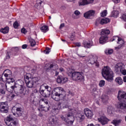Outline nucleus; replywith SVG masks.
Instances as JSON below:
<instances>
[{
	"mask_svg": "<svg viewBox=\"0 0 126 126\" xmlns=\"http://www.w3.org/2000/svg\"><path fill=\"white\" fill-rule=\"evenodd\" d=\"M11 89L14 90L15 93L23 98L25 96V91L26 90V87L24 86V82L21 80H18L15 82L14 86L11 87Z\"/></svg>",
	"mask_w": 126,
	"mask_h": 126,
	"instance_id": "1",
	"label": "nucleus"
},
{
	"mask_svg": "<svg viewBox=\"0 0 126 126\" xmlns=\"http://www.w3.org/2000/svg\"><path fill=\"white\" fill-rule=\"evenodd\" d=\"M101 74L103 77L106 79L107 81H113L114 73L109 66H106L102 68L101 71Z\"/></svg>",
	"mask_w": 126,
	"mask_h": 126,
	"instance_id": "2",
	"label": "nucleus"
},
{
	"mask_svg": "<svg viewBox=\"0 0 126 126\" xmlns=\"http://www.w3.org/2000/svg\"><path fill=\"white\" fill-rule=\"evenodd\" d=\"M67 73L68 75L71 74L73 80H77V81H83L84 80V76L79 72H74L72 73L71 69H70L67 72Z\"/></svg>",
	"mask_w": 126,
	"mask_h": 126,
	"instance_id": "3",
	"label": "nucleus"
},
{
	"mask_svg": "<svg viewBox=\"0 0 126 126\" xmlns=\"http://www.w3.org/2000/svg\"><path fill=\"white\" fill-rule=\"evenodd\" d=\"M111 33L110 30L107 29L102 30L101 32V36L99 38L100 44H105L108 41V35Z\"/></svg>",
	"mask_w": 126,
	"mask_h": 126,
	"instance_id": "4",
	"label": "nucleus"
},
{
	"mask_svg": "<svg viewBox=\"0 0 126 126\" xmlns=\"http://www.w3.org/2000/svg\"><path fill=\"white\" fill-rule=\"evenodd\" d=\"M39 93L44 97L50 96L51 95V90H49V86H45V85L40 86Z\"/></svg>",
	"mask_w": 126,
	"mask_h": 126,
	"instance_id": "5",
	"label": "nucleus"
},
{
	"mask_svg": "<svg viewBox=\"0 0 126 126\" xmlns=\"http://www.w3.org/2000/svg\"><path fill=\"white\" fill-rule=\"evenodd\" d=\"M114 70L116 72H121L123 75H126V70L125 69V65L122 63H118L115 65Z\"/></svg>",
	"mask_w": 126,
	"mask_h": 126,
	"instance_id": "6",
	"label": "nucleus"
},
{
	"mask_svg": "<svg viewBox=\"0 0 126 126\" xmlns=\"http://www.w3.org/2000/svg\"><path fill=\"white\" fill-rule=\"evenodd\" d=\"M38 81L39 79L37 77H34L26 80V84L29 88H32L35 84H37Z\"/></svg>",
	"mask_w": 126,
	"mask_h": 126,
	"instance_id": "7",
	"label": "nucleus"
},
{
	"mask_svg": "<svg viewBox=\"0 0 126 126\" xmlns=\"http://www.w3.org/2000/svg\"><path fill=\"white\" fill-rule=\"evenodd\" d=\"M4 122L8 126H17V123L15 121L14 119L9 115L4 120Z\"/></svg>",
	"mask_w": 126,
	"mask_h": 126,
	"instance_id": "8",
	"label": "nucleus"
},
{
	"mask_svg": "<svg viewBox=\"0 0 126 126\" xmlns=\"http://www.w3.org/2000/svg\"><path fill=\"white\" fill-rule=\"evenodd\" d=\"M118 98L119 101H123V102L126 103V93L119 91L118 94Z\"/></svg>",
	"mask_w": 126,
	"mask_h": 126,
	"instance_id": "9",
	"label": "nucleus"
},
{
	"mask_svg": "<svg viewBox=\"0 0 126 126\" xmlns=\"http://www.w3.org/2000/svg\"><path fill=\"white\" fill-rule=\"evenodd\" d=\"M65 117L67 120H68V121L67 122V124L70 125H72L74 122V116L72 115V113L70 112H69L65 115Z\"/></svg>",
	"mask_w": 126,
	"mask_h": 126,
	"instance_id": "10",
	"label": "nucleus"
},
{
	"mask_svg": "<svg viewBox=\"0 0 126 126\" xmlns=\"http://www.w3.org/2000/svg\"><path fill=\"white\" fill-rule=\"evenodd\" d=\"M53 93H54L55 95H58L63 97V94H64V90H63V88L57 87L55 89Z\"/></svg>",
	"mask_w": 126,
	"mask_h": 126,
	"instance_id": "11",
	"label": "nucleus"
},
{
	"mask_svg": "<svg viewBox=\"0 0 126 126\" xmlns=\"http://www.w3.org/2000/svg\"><path fill=\"white\" fill-rule=\"evenodd\" d=\"M0 111L2 113H7L8 112V105L5 102H2L0 105Z\"/></svg>",
	"mask_w": 126,
	"mask_h": 126,
	"instance_id": "12",
	"label": "nucleus"
},
{
	"mask_svg": "<svg viewBox=\"0 0 126 126\" xmlns=\"http://www.w3.org/2000/svg\"><path fill=\"white\" fill-rule=\"evenodd\" d=\"M12 112L13 113V115L14 116H16V117H20L21 116V113H17L18 112H21V108H16V107H13L12 109Z\"/></svg>",
	"mask_w": 126,
	"mask_h": 126,
	"instance_id": "13",
	"label": "nucleus"
},
{
	"mask_svg": "<svg viewBox=\"0 0 126 126\" xmlns=\"http://www.w3.org/2000/svg\"><path fill=\"white\" fill-rule=\"evenodd\" d=\"M94 14H95V11L91 10L85 13L84 14V17H85V18H87L88 19H89L90 17L94 16Z\"/></svg>",
	"mask_w": 126,
	"mask_h": 126,
	"instance_id": "14",
	"label": "nucleus"
},
{
	"mask_svg": "<svg viewBox=\"0 0 126 126\" xmlns=\"http://www.w3.org/2000/svg\"><path fill=\"white\" fill-rule=\"evenodd\" d=\"M98 121L102 126L106 125V124H108V122H109V120L105 116L100 117V118L98 119Z\"/></svg>",
	"mask_w": 126,
	"mask_h": 126,
	"instance_id": "15",
	"label": "nucleus"
},
{
	"mask_svg": "<svg viewBox=\"0 0 126 126\" xmlns=\"http://www.w3.org/2000/svg\"><path fill=\"white\" fill-rule=\"evenodd\" d=\"M84 112L86 117L90 119L93 117V112L88 108H86L84 110Z\"/></svg>",
	"mask_w": 126,
	"mask_h": 126,
	"instance_id": "16",
	"label": "nucleus"
},
{
	"mask_svg": "<svg viewBox=\"0 0 126 126\" xmlns=\"http://www.w3.org/2000/svg\"><path fill=\"white\" fill-rule=\"evenodd\" d=\"M117 44H119V45L117 47H115V50H120L125 46V41L123 40V39L120 38L118 41H117Z\"/></svg>",
	"mask_w": 126,
	"mask_h": 126,
	"instance_id": "17",
	"label": "nucleus"
},
{
	"mask_svg": "<svg viewBox=\"0 0 126 126\" xmlns=\"http://www.w3.org/2000/svg\"><path fill=\"white\" fill-rule=\"evenodd\" d=\"M94 0H80L79 1V5H86V4H89L90 3H93Z\"/></svg>",
	"mask_w": 126,
	"mask_h": 126,
	"instance_id": "18",
	"label": "nucleus"
},
{
	"mask_svg": "<svg viewBox=\"0 0 126 126\" xmlns=\"http://www.w3.org/2000/svg\"><path fill=\"white\" fill-rule=\"evenodd\" d=\"M117 108L121 110H126V103L124 102H119L117 105Z\"/></svg>",
	"mask_w": 126,
	"mask_h": 126,
	"instance_id": "19",
	"label": "nucleus"
},
{
	"mask_svg": "<svg viewBox=\"0 0 126 126\" xmlns=\"http://www.w3.org/2000/svg\"><path fill=\"white\" fill-rule=\"evenodd\" d=\"M3 75L5 77H8V76H10L11 75V71L8 69L5 70L1 76L2 78L3 77Z\"/></svg>",
	"mask_w": 126,
	"mask_h": 126,
	"instance_id": "20",
	"label": "nucleus"
},
{
	"mask_svg": "<svg viewBox=\"0 0 126 126\" xmlns=\"http://www.w3.org/2000/svg\"><path fill=\"white\" fill-rule=\"evenodd\" d=\"M99 22L101 24V25L107 24V23H109V22H110V19L109 18H104L101 19Z\"/></svg>",
	"mask_w": 126,
	"mask_h": 126,
	"instance_id": "21",
	"label": "nucleus"
},
{
	"mask_svg": "<svg viewBox=\"0 0 126 126\" xmlns=\"http://www.w3.org/2000/svg\"><path fill=\"white\" fill-rule=\"evenodd\" d=\"M52 98L53 99V100H55V101H59L60 100H61L62 96L59 95L55 94V93H53L52 94Z\"/></svg>",
	"mask_w": 126,
	"mask_h": 126,
	"instance_id": "22",
	"label": "nucleus"
},
{
	"mask_svg": "<svg viewBox=\"0 0 126 126\" xmlns=\"http://www.w3.org/2000/svg\"><path fill=\"white\" fill-rule=\"evenodd\" d=\"M115 81L116 83L119 84V85H122L124 83V80L121 77H118L115 79Z\"/></svg>",
	"mask_w": 126,
	"mask_h": 126,
	"instance_id": "23",
	"label": "nucleus"
},
{
	"mask_svg": "<svg viewBox=\"0 0 126 126\" xmlns=\"http://www.w3.org/2000/svg\"><path fill=\"white\" fill-rule=\"evenodd\" d=\"M9 31V28L8 27H6L4 28H2L0 30V32L1 33H3V34H6L7 33H8Z\"/></svg>",
	"mask_w": 126,
	"mask_h": 126,
	"instance_id": "24",
	"label": "nucleus"
},
{
	"mask_svg": "<svg viewBox=\"0 0 126 126\" xmlns=\"http://www.w3.org/2000/svg\"><path fill=\"white\" fill-rule=\"evenodd\" d=\"M83 44L85 48H90V47H91L92 45L91 43V42H90V41H84L83 42Z\"/></svg>",
	"mask_w": 126,
	"mask_h": 126,
	"instance_id": "25",
	"label": "nucleus"
},
{
	"mask_svg": "<svg viewBox=\"0 0 126 126\" xmlns=\"http://www.w3.org/2000/svg\"><path fill=\"white\" fill-rule=\"evenodd\" d=\"M121 123H122V120H114L112 121V124L114 125V126H120V125H121Z\"/></svg>",
	"mask_w": 126,
	"mask_h": 126,
	"instance_id": "26",
	"label": "nucleus"
},
{
	"mask_svg": "<svg viewBox=\"0 0 126 126\" xmlns=\"http://www.w3.org/2000/svg\"><path fill=\"white\" fill-rule=\"evenodd\" d=\"M101 100L103 103H107V102H108V100H109V97L107 95L103 94L102 96Z\"/></svg>",
	"mask_w": 126,
	"mask_h": 126,
	"instance_id": "27",
	"label": "nucleus"
},
{
	"mask_svg": "<svg viewBox=\"0 0 126 126\" xmlns=\"http://www.w3.org/2000/svg\"><path fill=\"white\" fill-rule=\"evenodd\" d=\"M120 14V12L118 11H113L111 13V16L112 17H115L117 18V17H119V15Z\"/></svg>",
	"mask_w": 126,
	"mask_h": 126,
	"instance_id": "28",
	"label": "nucleus"
},
{
	"mask_svg": "<svg viewBox=\"0 0 126 126\" xmlns=\"http://www.w3.org/2000/svg\"><path fill=\"white\" fill-rule=\"evenodd\" d=\"M48 67L47 68H45L46 70H50V69H52V68H53V70H56V68L55 67H56V66L54 65V64H48Z\"/></svg>",
	"mask_w": 126,
	"mask_h": 126,
	"instance_id": "29",
	"label": "nucleus"
},
{
	"mask_svg": "<svg viewBox=\"0 0 126 126\" xmlns=\"http://www.w3.org/2000/svg\"><path fill=\"white\" fill-rule=\"evenodd\" d=\"M40 30L42 31V32H44V33H46V32H47V31L49 30V29L48 28L47 26L44 25L43 26L40 28Z\"/></svg>",
	"mask_w": 126,
	"mask_h": 126,
	"instance_id": "30",
	"label": "nucleus"
},
{
	"mask_svg": "<svg viewBox=\"0 0 126 126\" xmlns=\"http://www.w3.org/2000/svg\"><path fill=\"white\" fill-rule=\"evenodd\" d=\"M90 62L91 64H94L97 62V58L96 57H92V58L90 59Z\"/></svg>",
	"mask_w": 126,
	"mask_h": 126,
	"instance_id": "31",
	"label": "nucleus"
},
{
	"mask_svg": "<svg viewBox=\"0 0 126 126\" xmlns=\"http://www.w3.org/2000/svg\"><path fill=\"white\" fill-rule=\"evenodd\" d=\"M107 114L108 115H112L113 114V107L108 106L107 108Z\"/></svg>",
	"mask_w": 126,
	"mask_h": 126,
	"instance_id": "32",
	"label": "nucleus"
},
{
	"mask_svg": "<svg viewBox=\"0 0 126 126\" xmlns=\"http://www.w3.org/2000/svg\"><path fill=\"white\" fill-rule=\"evenodd\" d=\"M30 43L31 44V47H34L36 45V41L33 39H30Z\"/></svg>",
	"mask_w": 126,
	"mask_h": 126,
	"instance_id": "33",
	"label": "nucleus"
},
{
	"mask_svg": "<svg viewBox=\"0 0 126 126\" xmlns=\"http://www.w3.org/2000/svg\"><path fill=\"white\" fill-rule=\"evenodd\" d=\"M49 122L53 125V124H55L56 123V120L55 119V117L52 116L51 117H50L49 119Z\"/></svg>",
	"mask_w": 126,
	"mask_h": 126,
	"instance_id": "34",
	"label": "nucleus"
},
{
	"mask_svg": "<svg viewBox=\"0 0 126 126\" xmlns=\"http://www.w3.org/2000/svg\"><path fill=\"white\" fill-rule=\"evenodd\" d=\"M77 119L79 120V122H82L83 120L85 119V116H84V115H80L77 117Z\"/></svg>",
	"mask_w": 126,
	"mask_h": 126,
	"instance_id": "35",
	"label": "nucleus"
},
{
	"mask_svg": "<svg viewBox=\"0 0 126 126\" xmlns=\"http://www.w3.org/2000/svg\"><path fill=\"white\" fill-rule=\"evenodd\" d=\"M120 38L119 37V36H113V39L111 38L110 39V41L111 42H113V41H118L120 40Z\"/></svg>",
	"mask_w": 126,
	"mask_h": 126,
	"instance_id": "36",
	"label": "nucleus"
},
{
	"mask_svg": "<svg viewBox=\"0 0 126 126\" xmlns=\"http://www.w3.org/2000/svg\"><path fill=\"white\" fill-rule=\"evenodd\" d=\"M40 101L44 103V104H45V105H48L49 104V102L48 101V100L46 98H41L40 99Z\"/></svg>",
	"mask_w": 126,
	"mask_h": 126,
	"instance_id": "37",
	"label": "nucleus"
},
{
	"mask_svg": "<svg viewBox=\"0 0 126 126\" xmlns=\"http://www.w3.org/2000/svg\"><path fill=\"white\" fill-rule=\"evenodd\" d=\"M57 82L58 83H63V79L62 76H58Z\"/></svg>",
	"mask_w": 126,
	"mask_h": 126,
	"instance_id": "38",
	"label": "nucleus"
},
{
	"mask_svg": "<svg viewBox=\"0 0 126 126\" xmlns=\"http://www.w3.org/2000/svg\"><path fill=\"white\" fill-rule=\"evenodd\" d=\"M50 52H51V49L49 47L46 48V50H44L43 51L44 54H46V55H48L50 53Z\"/></svg>",
	"mask_w": 126,
	"mask_h": 126,
	"instance_id": "39",
	"label": "nucleus"
},
{
	"mask_svg": "<svg viewBox=\"0 0 126 126\" xmlns=\"http://www.w3.org/2000/svg\"><path fill=\"white\" fill-rule=\"evenodd\" d=\"M105 85V81L101 80L99 82V86L100 87H103Z\"/></svg>",
	"mask_w": 126,
	"mask_h": 126,
	"instance_id": "40",
	"label": "nucleus"
},
{
	"mask_svg": "<svg viewBox=\"0 0 126 126\" xmlns=\"http://www.w3.org/2000/svg\"><path fill=\"white\" fill-rule=\"evenodd\" d=\"M107 10H104L101 13V16H102V17H105V16L107 15Z\"/></svg>",
	"mask_w": 126,
	"mask_h": 126,
	"instance_id": "41",
	"label": "nucleus"
},
{
	"mask_svg": "<svg viewBox=\"0 0 126 126\" xmlns=\"http://www.w3.org/2000/svg\"><path fill=\"white\" fill-rule=\"evenodd\" d=\"M18 26H19V24H18V22H17V21H16L14 23L13 27L15 28H17Z\"/></svg>",
	"mask_w": 126,
	"mask_h": 126,
	"instance_id": "42",
	"label": "nucleus"
},
{
	"mask_svg": "<svg viewBox=\"0 0 126 126\" xmlns=\"http://www.w3.org/2000/svg\"><path fill=\"white\" fill-rule=\"evenodd\" d=\"M67 81V78L62 77V83H65Z\"/></svg>",
	"mask_w": 126,
	"mask_h": 126,
	"instance_id": "43",
	"label": "nucleus"
},
{
	"mask_svg": "<svg viewBox=\"0 0 126 126\" xmlns=\"http://www.w3.org/2000/svg\"><path fill=\"white\" fill-rule=\"evenodd\" d=\"M11 55V52H7L6 56V59H7V60L10 59Z\"/></svg>",
	"mask_w": 126,
	"mask_h": 126,
	"instance_id": "44",
	"label": "nucleus"
},
{
	"mask_svg": "<svg viewBox=\"0 0 126 126\" xmlns=\"http://www.w3.org/2000/svg\"><path fill=\"white\" fill-rule=\"evenodd\" d=\"M21 32L22 33H23V34H26V33H27V30L23 28L21 29Z\"/></svg>",
	"mask_w": 126,
	"mask_h": 126,
	"instance_id": "45",
	"label": "nucleus"
},
{
	"mask_svg": "<svg viewBox=\"0 0 126 126\" xmlns=\"http://www.w3.org/2000/svg\"><path fill=\"white\" fill-rule=\"evenodd\" d=\"M92 89L94 92L97 91V86L96 85L94 86V87H92Z\"/></svg>",
	"mask_w": 126,
	"mask_h": 126,
	"instance_id": "46",
	"label": "nucleus"
},
{
	"mask_svg": "<svg viewBox=\"0 0 126 126\" xmlns=\"http://www.w3.org/2000/svg\"><path fill=\"white\" fill-rule=\"evenodd\" d=\"M121 17L125 21H126V14H123Z\"/></svg>",
	"mask_w": 126,
	"mask_h": 126,
	"instance_id": "47",
	"label": "nucleus"
},
{
	"mask_svg": "<svg viewBox=\"0 0 126 126\" xmlns=\"http://www.w3.org/2000/svg\"><path fill=\"white\" fill-rule=\"evenodd\" d=\"M30 78H30L28 75L25 76V82H26V80H30Z\"/></svg>",
	"mask_w": 126,
	"mask_h": 126,
	"instance_id": "48",
	"label": "nucleus"
},
{
	"mask_svg": "<svg viewBox=\"0 0 126 126\" xmlns=\"http://www.w3.org/2000/svg\"><path fill=\"white\" fill-rule=\"evenodd\" d=\"M13 51H14L15 52H19V51H20L19 48H18V47L13 48Z\"/></svg>",
	"mask_w": 126,
	"mask_h": 126,
	"instance_id": "49",
	"label": "nucleus"
},
{
	"mask_svg": "<svg viewBox=\"0 0 126 126\" xmlns=\"http://www.w3.org/2000/svg\"><path fill=\"white\" fill-rule=\"evenodd\" d=\"M37 3L38 5H41L43 3V2L41 0H37Z\"/></svg>",
	"mask_w": 126,
	"mask_h": 126,
	"instance_id": "50",
	"label": "nucleus"
},
{
	"mask_svg": "<svg viewBox=\"0 0 126 126\" xmlns=\"http://www.w3.org/2000/svg\"><path fill=\"white\" fill-rule=\"evenodd\" d=\"M6 79H7V80L8 81H10V82H14V79H13L12 78H6Z\"/></svg>",
	"mask_w": 126,
	"mask_h": 126,
	"instance_id": "51",
	"label": "nucleus"
},
{
	"mask_svg": "<svg viewBox=\"0 0 126 126\" xmlns=\"http://www.w3.org/2000/svg\"><path fill=\"white\" fill-rule=\"evenodd\" d=\"M74 14H75V15H79V14H80V12H79V11L78 10H75L74 11Z\"/></svg>",
	"mask_w": 126,
	"mask_h": 126,
	"instance_id": "52",
	"label": "nucleus"
},
{
	"mask_svg": "<svg viewBox=\"0 0 126 126\" xmlns=\"http://www.w3.org/2000/svg\"><path fill=\"white\" fill-rule=\"evenodd\" d=\"M77 55L79 58H85V55L84 54H78Z\"/></svg>",
	"mask_w": 126,
	"mask_h": 126,
	"instance_id": "53",
	"label": "nucleus"
},
{
	"mask_svg": "<svg viewBox=\"0 0 126 126\" xmlns=\"http://www.w3.org/2000/svg\"><path fill=\"white\" fill-rule=\"evenodd\" d=\"M43 108H44L42 109V111H44V112H48V111L50 110L48 107H44Z\"/></svg>",
	"mask_w": 126,
	"mask_h": 126,
	"instance_id": "54",
	"label": "nucleus"
},
{
	"mask_svg": "<svg viewBox=\"0 0 126 126\" xmlns=\"http://www.w3.org/2000/svg\"><path fill=\"white\" fill-rule=\"evenodd\" d=\"M0 93H1V94H5V91L3 89H0Z\"/></svg>",
	"mask_w": 126,
	"mask_h": 126,
	"instance_id": "55",
	"label": "nucleus"
},
{
	"mask_svg": "<svg viewBox=\"0 0 126 126\" xmlns=\"http://www.w3.org/2000/svg\"><path fill=\"white\" fill-rule=\"evenodd\" d=\"M113 49H109L108 50V54H109V55H111V54H113Z\"/></svg>",
	"mask_w": 126,
	"mask_h": 126,
	"instance_id": "56",
	"label": "nucleus"
},
{
	"mask_svg": "<svg viewBox=\"0 0 126 126\" xmlns=\"http://www.w3.org/2000/svg\"><path fill=\"white\" fill-rule=\"evenodd\" d=\"M64 27V23H63L60 25V26L59 27V29H63Z\"/></svg>",
	"mask_w": 126,
	"mask_h": 126,
	"instance_id": "57",
	"label": "nucleus"
},
{
	"mask_svg": "<svg viewBox=\"0 0 126 126\" xmlns=\"http://www.w3.org/2000/svg\"><path fill=\"white\" fill-rule=\"evenodd\" d=\"M65 107L66 108L68 109V110H69V111H71L72 110V109H71V107H70L69 106L66 105L65 106Z\"/></svg>",
	"mask_w": 126,
	"mask_h": 126,
	"instance_id": "58",
	"label": "nucleus"
},
{
	"mask_svg": "<svg viewBox=\"0 0 126 126\" xmlns=\"http://www.w3.org/2000/svg\"><path fill=\"white\" fill-rule=\"evenodd\" d=\"M113 2H114L115 3H119L120 1H121V0H112Z\"/></svg>",
	"mask_w": 126,
	"mask_h": 126,
	"instance_id": "59",
	"label": "nucleus"
},
{
	"mask_svg": "<svg viewBox=\"0 0 126 126\" xmlns=\"http://www.w3.org/2000/svg\"><path fill=\"white\" fill-rule=\"evenodd\" d=\"M28 47V45L27 44H24L22 45V49H26Z\"/></svg>",
	"mask_w": 126,
	"mask_h": 126,
	"instance_id": "60",
	"label": "nucleus"
},
{
	"mask_svg": "<svg viewBox=\"0 0 126 126\" xmlns=\"http://www.w3.org/2000/svg\"><path fill=\"white\" fill-rule=\"evenodd\" d=\"M74 37H75V36H74V34H72V35H71V38H70V39H71V41H73V40H74Z\"/></svg>",
	"mask_w": 126,
	"mask_h": 126,
	"instance_id": "61",
	"label": "nucleus"
},
{
	"mask_svg": "<svg viewBox=\"0 0 126 126\" xmlns=\"http://www.w3.org/2000/svg\"><path fill=\"white\" fill-rule=\"evenodd\" d=\"M62 120H63V121H65V118H64V117L63 115L61 116V117Z\"/></svg>",
	"mask_w": 126,
	"mask_h": 126,
	"instance_id": "62",
	"label": "nucleus"
},
{
	"mask_svg": "<svg viewBox=\"0 0 126 126\" xmlns=\"http://www.w3.org/2000/svg\"><path fill=\"white\" fill-rule=\"evenodd\" d=\"M96 66H99V63L97 62V61L94 63Z\"/></svg>",
	"mask_w": 126,
	"mask_h": 126,
	"instance_id": "63",
	"label": "nucleus"
},
{
	"mask_svg": "<svg viewBox=\"0 0 126 126\" xmlns=\"http://www.w3.org/2000/svg\"><path fill=\"white\" fill-rule=\"evenodd\" d=\"M123 81L124 82H126V76L123 77Z\"/></svg>",
	"mask_w": 126,
	"mask_h": 126,
	"instance_id": "64",
	"label": "nucleus"
}]
</instances>
